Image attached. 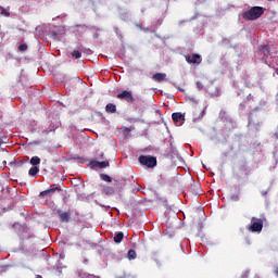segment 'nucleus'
I'll list each match as a JSON object with an SVG mask.
<instances>
[{"mask_svg":"<svg viewBox=\"0 0 278 278\" xmlns=\"http://www.w3.org/2000/svg\"><path fill=\"white\" fill-rule=\"evenodd\" d=\"M264 14V8L253 7L243 13L244 21H257Z\"/></svg>","mask_w":278,"mask_h":278,"instance_id":"obj_1","label":"nucleus"},{"mask_svg":"<svg viewBox=\"0 0 278 278\" xmlns=\"http://www.w3.org/2000/svg\"><path fill=\"white\" fill-rule=\"evenodd\" d=\"M248 229L252 233H262V230L264 229V219L257 218V217H252L251 224Z\"/></svg>","mask_w":278,"mask_h":278,"instance_id":"obj_2","label":"nucleus"},{"mask_svg":"<svg viewBox=\"0 0 278 278\" xmlns=\"http://www.w3.org/2000/svg\"><path fill=\"white\" fill-rule=\"evenodd\" d=\"M139 162L148 168H155L157 166V159L155 156L140 155Z\"/></svg>","mask_w":278,"mask_h":278,"instance_id":"obj_3","label":"nucleus"},{"mask_svg":"<svg viewBox=\"0 0 278 278\" xmlns=\"http://www.w3.org/2000/svg\"><path fill=\"white\" fill-rule=\"evenodd\" d=\"M55 192H62V189L59 188L58 184L51 185L49 189L41 191L39 197H53Z\"/></svg>","mask_w":278,"mask_h":278,"instance_id":"obj_4","label":"nucleus"},{"mask_svg":"<svg viewBox=\"0 0 278 278\" xmlns=\"http://www.w3.org/2000/svg\"><path fill=\"white\" fill-rule=\"evenodd\" d=\"M117 99L121 101L124 100L126 103H134V93H131V91L124 90L117 94Z\"/></svg>","mask_w":278,"mask_h":278,"instance_id":"obj_5","label":"nucleus"},{"mask_svg":"<svg viewBox=\"0 0 278 278\" xmlns=\"http://www.w3.org/2000/svg\"><path fill=\"white\" fill-rule=\"evenodd\" d=\"M186 62H188V64H201L202 62L201 54L187 55Z\"/></svg>","mask_w":278,"mask_h":278,"instance_id":"obj_6","label":"nucleus"},{"mask_svg":"<svg viewBox=\"0 0 278 278\" xmlns=\"http://www.w3.org/2000/svg\"><path fill=\"white\" fill-rule=\"evenodd\" d=\"M89 166L91 168H108V166H110V162L109 161H102V162L91 161L89 163Z\"/></svg>","mask_w":278,"mask_h":278,"instance_id":"obj_7","label":"nucleus"},{"mask_svg":"<svg viewBox=\"0 0 278 278\" xmlns=\"http://www.w3.org/2000/svg\"><path fill=\"white\" fill-rule=\"evenodd\" d=\"M58 214H59V220L61 223H68V220H71V212L58 211Z\"/></svg>","mask_w":278,"mask_h":278,"instance_id":"obj_8","label":"nucleus"},{"mask_svg":"<svg viewBox=\"0 0 278 278\" xmlns=\"http://www.w3.org/2000/svg\"><path fill=\"white\" fill-rule=\"evenodd\" d=\"M258 51L264 58H270V47H268V45L261 46Z\"/></svg>","mask_w":278,"mask_h":278,"instance_id":"obj_9","label":"nucleus"},{"mask_svg":"<svg viewBox=\"0 0 278 278\" xmlns=\"http://www.w3.org/2000/svg\"><path fill=\"white\" fill-rule=\"evenodd\" d=\"M152 78L154 79V81H164L166 79V74L156 73L152 76Z\"/></svg>","mask_w":278,"mask_h":278,"instance_id":"obj_10","label":"nucleus"},{"mask_svg":"<svg viewBox=\"0 0 278 278\" xmlns=\"http://www.w3.org/2000/svg\"><path fill=\"white\" fill-rule=\"evenodd\" d=\"M105 112H108V114H114L116 112V104L114 103L106 104Z\"/></svg>","mask_w":278,"mask_h":278,"instance_id":"obj_11","label":"nucleus"},{"mask_svg":"<svg viewBox=\"0 0 278 278\" xmlns=\"http://www.w3.org/2000/svg\"><path fill=\"white\" fill-rule=\"evenodd\" d=\"M172 118L174 123H179V121H185L184 114L181 113H173Z\"/></svg>","mask_w":278,"mask_h":278,"instance_id":"obj_12","label":"nucleus"},{"mask_svg":"<svg viewBox=\"0 0 278 278\" xmlns=\"http://www.w3.org/2000/svg\"><path fill=\"white\" fill-rule=\"evenodd\" d=\"M123 238H125V233L123 232H117L114 237V242L116 244H121V242H123Z\"/></svg>","mask_w":278,"mask_h":278,"instance_id":"obj_13","label":"nucleus"},{"mask_svg":"<svg viewBox=\"0 0 278 278\" xmlns=\"http://www.w3.org/2000/svg\"><path fill=\"white\" fill-rule=\"evenodd\" d=\"M128 260H136L138 257V254L136 253V250H129L127 254Z\"/></svg>","mask_w":278,"mask_h":278,"instance_id":"obj_14","label":"nucleus"},{"mask_svg":"<svg viewBox=\"0 0 278 278\" xmlns=\"http://www.w3.org/2000/svg\"><path fill=\"white\" fill-rule=\"evenodd\" d=\"M39 172H40V169L38 168V166H33V167H30L28 175H30V176L38 175Z\"/></svg>","mask_w":278,"mask_h":278,"instance_id":"obj_15","label":"nucleus"},{"mask_svg":"<svg viewBox=\"0 0 278 278\" xmlns=\"http://www.w3.org/2000/svg\"><path fill=\"white\" fill-rule=\"evenodd\" d=\"M30 164L31 166H38V164H40V159L38 156H33L30 159Z\"/></svg>","mask_w":278,"mask_h":278,"instance_id":"obj_16","label":"nucleus"},{"mask_svg":"<svg viewBox=\"0 0 278 278\" xmlns=\"http://www.w3.org/2000/svg\"><path fill=\"white\" fill-rule=\"evenodd\" d=\"M72 58H75V60H79V58H81V52H79V50H74L71 53Z\"/></svg>","mask_w":278,"mask_h":278,"instance_id":"obj_17","label":"nucleus"},{"mask_svg":"<svg viewBox=\"0 0 278 278\" xmlns=\"http://www.w3.org/2000/svg\"><path fill=\"white\" fill-rule=\"evenodd\" d=\"M0 14L2 16H7V17L10 16V12H8V10H5V8H3V7H0Z\"/></svg>","mask_w":278,"mask_h":278,"instance_id":"obj_18","label":"nucleus"},{"mask_svg":"<svg viewBox=\"0 0 278 278\" xmlns=\"http://www.w3.org/2000/svg\"><path fill=\"white\" fill-rule=\"evenodd\" d=\"M101 178L103 179V181H108V182L112 181V177H110V175L108 174H102Z\"/></svg>","mask_w":278,"mask_h":278,"instance_id":"obj_19","label":"nucleus"},{"mask_svg":"<svg viewBox=\"0 0 278 278\" xmlns=\"http://www.w3.org/2000/svg\"><path fill=\"white\" fill-rule=\"evenodd\" d=\"M104 192H105V194H114V188L106 187V188H104Z\"/></svg>","mask_w":278,"mask_h":278,"instance_id":"obj_20","label":"nucleus"},{"mask_svg":"<svg viewBox=\"0 0 278 278\" xmlns=\"http://www.w3.org/2000/svg\"><path fill=\"white\" fill-rule=\"evenodd\" d=\"M27 50V43H21L18 46V51H26Z\"/></svg>","mask_w":278,"mask_h":278,"instance_id":"obj_21","label":"nucleus"},{"mask_svg":"<svg viewBox=\"0 0 278 278\" xmlns=\"http://www.w3.org/2000/svg\"><path fill=\"white\" fill-rule=\"evenodd\" d=\"M195 86H197L198 90H203L205 88L203 86V83H201V81H197Z\"/></svg>","mask_w":278,"mask_h":278,"instance_id":"obj_22","label":"nucleus"},{"mask_svg":"<svg viewBox=\"0 0 278 278\" xmlns=\"http://www.w3.org/2000/svg\"><path fill=\"white\" fill-rule=\"evenodd\" d=\"M84 278H101V277L92 275V274H84Z\"/></svg>","mask_w":278,"mask_h":278,"instance_id":"obj_23","label":"nucleus"},{"mask_svg":"<svg viewBox=\"0 0 278 278\" xmlns=\"http://www.w3.org/2000/svg\"><path fill=\"white\" fill-rule=\"evenodd\" d=\"M231 200L232 201H240V195L233 194V195H231Z\"/></svg>","mask_w":278,"mask_h":278,"instance_id":"obj_24","label":"nucleus"},{"mask_svg":"<svg viewBox=\"0 0 278 278\" xmlns=\"http://www.w3.org/2000/svg\"><path fill=\"white\" fill-rule=\"evenodd\" d=\"M25 161H15V166H23Z\"/></svg>","mask_w":278,"mask_h":278,"instance_id":"obj_25","label":"nucleus"},{"mask_svg":"<svg viewBox=\"0 0 278 278\" xmlns=\"http://www.w3.org/2000/svg\"><path fill=\"white\" fill-rule=\"evenodd\" d=\"M97 160H103V152H100L96 155Z\"/></svg>","mask_w":278,"mask_h":278,"instance_id":"obj_26","label":"nucleus"},{"mask_svg":"<svg viewBox=\"0 0 278 278\" xmlns=\"http://www.w3.org/2000/svg\"><path fill=\"white\" fill-rule=\"evenodd\" d=\"M242 277H243V278L249 277V271H244V273L242 274Z\"/></svg>","mask_w":278,"mask_h":278,"instance_id":"obj_27","label":"nucleus"},{"mask_svg":"<svg viewBox=\"0 0 278 278\" xmlns=\"http://www.w3.org/2000/svg\"><path fill=\"white\" fill-rule=\"evenodd\" d=\"M1 144H3V137H0V148H1Z\"/></svg>","mask_w":278,"mask_h":278,"instance_id":"obj_28","label":"nucleus"},{"mask_svg":"<svg viewBox=\"0 0 278 278\" xmlns=\"http://www.w3.org/2000/svg\"><path fill=\"white\" fill-rule=\"evenodd\" d=\"M275 275H276V277H278V267H276V269H275Z\"/></svg>","mask_w":278,"mask_h":278,"instance_id":"obj_29","label":"nucleus"},{"mask_svg":"<svg viewBox=\"0 0 278 278\" xmlns=\"http://www.w3.org/2000/svg\"><path fill=\"white\" fill-rule=\"evenodd\" d=\"M36 278H42V276L41 275H36Z\"/></svg>","mask_w":278,"mask_h":278,"instance_id":"obj_30","label":"nucleus"},{"mask_svg":"<svg viewBox=\"0 0 278 278\" xmlns=\"http://www.w3.org/2000/svg\"><path fill=\"white\" fill-rule=\"evenodd\" d=\"M254 278H261L260 275H255Z\"/></svg>","mask_w":278,"mask_h":278,"instance_id":"obj_31","label":"nucleus"},{"mask_svg":"<svg viewBox=\"0 0 278 278\" xmlns=\"http://www.w3.org/2000/svg\"><path fill=\"white\" fill-rule=\"evenodd\" d=\"M20 31H25V29H23V28H20Z\"/></svg>","mask_w":278,"mask_h":278,"instance_id":"obj_32","label":"nucleus"},{"mask_svg":"<svg viewBox=\"0 0 278 278\" xmlns=\"http://www.w3.org/2000/svg\"><path fill=\"white\" fill-rule=\"evenodd\" d=\"M52 36H55V31H52Z\"/></svg>","mask_w":278,"mask_h":278,"instance_id":"obj_33","label":"nucleus"},{"mask_svg":"<svg viewBox=\"0 0 278 278\" xmlns=\"http://www.w3.org/2000/svg\"><path fill=\"white\" fill-rule=\"evenodd\" d=\"M202 114H205V110H203Z\"/></svg>","mask_w":278,"mask_h":278,"instance_id":"obj_34","label":"nucleus"}]
</instances>
